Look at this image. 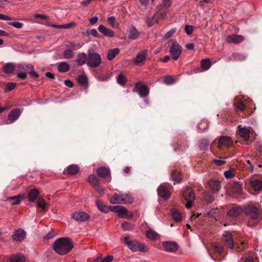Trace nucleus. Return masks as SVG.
Returning <instances> with one entry per match:
<instances>
[{"mask_svg": "<svg viewBox=\"0 0 262 262\" xmlns=\"http://www.w3.org/2000/svg\"><path fill=\"white\" fill-rule=\"evenodd\" d=\"M63 56L66 59H71L74 57V52L73 50L67 48L63 52Z\"/></svg>", "mask_w": 262, "mask_h": 262, "instance_id": "46", "label": "nucleus"}, {"mask_svg": "<svg viewBox=\"0 0 262 262\" xmlns=\"http://www.w3.org/2000/svg\"><path fill=\"white\" fill-rule=\"evenodd\" d=\"M250 184L255 191H259L262 188V182L258 180H250Z\"/></svg>", "mask_w": 262, "mask_h": 262, "instance_id": "30", "label": "nucleus"}, {"mask_svg": "<svg viewBox=\"0 0 262 262\" xmlns=\"http://www.w3.org/2000/svg\"><path fill=\"white\" fill-rule=\"evenodd\" d=\"M224 174L226 179H231L233 178L234 176V174L229 170L225 171Z\"/></svg>", "mask_w": 262, "mask_h": 262, "instance_id": "61", "label": "nucleus"}, {"mask_svg": "<svg viewBox=\"0 0 262 262\" xmlns=\"http://www.w3.org/2000/svg\"><path fill=\"white\" fill-rule=\"evenodd\" d=\"M8 262H26V258L24 254L17 253L10 256Z\"/></svg>", "mask_w": 262, "mask_h": 262, "instance_id": "20", "label": "nucleus"}, {"mask_svg": "<svg viewBox=\"0 0 262 262\" xmlns=\"http://www.w3.org/2000/svg\"><path fill=\"white\" fill-rule=\"evenodd\" d=\"M157 192L158 195L165 200H167L170 195L169 191L165 184L160 185L157 189Z\"/></svg>", "mask_w": 262, "mask_h": 262, "instance_id": "11", "label": "nucleus"}, {"mask_svg": "<svg viewBox=\"0 0 262 262\" xmlns=\"http://www.w3.org/2000/svg\"><path fill=\"white\" fill-rule=\"evenodd\" d=\"M209 185L210 189L213 193L217 192L221 188L220 182L217 180H211L209 183Z\"/></svg>", "mask_w": 262, "mask_h": 262, "instance_id": "26", "label": "nucleus"}, {"mask_svg": "<svg viewBox=\"0 0 262 262\" xmlns=\"http://www.w3.org/2000/svg\"><path fill=\"white\" fill-rule=\"evenodd\" d=\"M122 228L125 230H130L134 228V225L128 222H124L121 224Z\"/></svg>", "mask_w": 262, "mask_h": 262, "instance_id": "54", "label": "nucleus"}, {"mask_svg": "<svg viewBox=\"0 0 262 262\" xmlns=\"http://www.w3.org/2000/svg\"><path fill=\"white\" fill-rule=\"evenodd\" d=\"M120 50L118 48L108 50L107 55V58L108 60H112L115 56L119 53Z\"/></svg>", "mask_w": 262, "mask_h": 262, "instance_id": "35", "label": "nucleus"}, {"mask_svg": "<svg viewBox=\"0 0 262 262\" xmlns=\"http://www.w3.org/2000/svg\"><path fill=\"white\" fill-rule=\"evenodd\" d=\"M212 248L219 254L223 253L224 248L223 245L219 243H214L212 244Z\"/></svg>", "mask_w": 262, "mask_h": 262, "instance_id": "41", "label": "nucleus"}, {"mask_svg": "<svg viewBox=\"0 0 262 262\" xmlns=\"http://www.w3.org/2000/svg\"><path fill=\"white\" fill-rule=\"evenodd\" d=\"M19 68L21 70H24L25 71H29L30 69L33 68V66L31 64H21L19 65Z\"/></svg>", "mask_w": 262, "mask_h": 262, "instance_id": "50", "label": "nucleus"}, {"mask_svg": "<svg viewBox=\"0 0 262 262\" xmlns=\"http://www.w3.org/2000/svg\"><path fill=\"white\" fill-rule=\"evenodd\" d=\"M78 82L82 85H85L88 83V79L85 75H81L78 77Z\"/></svg>", "mask_w": 262, "mask_h": 262, "instance_id": "47", "label": "nucleus"}, {"mask_svg": "<svg viewBox=\"0 0 262 262\" xmlns=\"http://www.w3.org/2000/svg\"><path fill=\"white\" fill-rule=\"evenodd\" d=\"M245 212L249 217L252 220H256L258 217V209L253 205H248L245 207Z\"/></svg>", "mask_w": 262, "mask_h": 262, "instance_id": "7", "label": "nucleus"}, {"mask_svg": "<svg viewBox=\"0 0 262 262\" xmlns=\"http://www.w3.org/2000/svg\"><path fill=\"white\" fill-rule=\"evenodd\" d=\"M171 179L175 183H179L181 182L182 177L180 172L178 170H173L171 174Z\"/></svg>", "mask_w": 262, "mask_h": 262, "instance_id": "32", "label": "nucleus"}, {"mask_svg": "<svg viewBox=\"0 0 262 262\" xmlns=\"http://www.w3.org/2000/svg\"><path fill=\"white\" fill-rule=\"evenodd\" d=\"M118 213L119 217H123V215L127 214V210L124 206H120Z\"/></svg>", "mask_w": 262, "mask_h": 262, "instance_id": "51", "label": "nucleus"}, {"mask_svg": "<svg viewBox=\"0 0 262 262\" xmlns=\"http://www.w3.org/2000/svg\"><path fill=\"white\" fill-rule=\"evenodd\" d=\"M135 92L138 93L141 97H146L149 94V90L147 86L142 85L140 83L138 82L135 85Z\"/></svg>", "mask_w": 262, "mask_h": 262, "instance_id": "9", "label": "nucleus"}, {"mask_svg": "<svg viewBox=\"0 0 262 262\" xmlns=\"http://www.w3.org/2000/svg\"><path fill=\"white\" fill-rule=\"evenodd\" d=\"M169 52L171 55L172 58L174 60H177L181 55L182 49L176 41H172V46L169 50Z\"/></svg>", "mask_w": 262, "mask_h": 262, "instance_id": "5", "label": "nucleus"}, {"mask_svg": "<svg viewBox=\"0 0 262 262\" xmlns=\"http://www.w3.org/2000/svg\"><path fill=\"white\" fill-rule=\"evenodd\" d=\"M155 16V15L147 17L146 19V23L149 27H151L153 24L154 18Z\"/></svg>", "mask_w": 262, "mask_h": 262, "instance_id": "64", "label": "nucleus"}, {"mask_svg": "<svg viewBox=\"0 0 262 262\" xmlns=\"http://www.w3.org/2000/svg\"><path fill=\"white\" fill-rule=\"evenodd\" d=\"M72 217L78 222H84L89 219L90 216L86 212L79 211L73 213Z\"/></svg>", "mask_w": 262, "mask_h": 262, "instance_id": "10", "label": "nucleus"}, {"mask_svg": "<svg viewBox=\"0 0 262 262\" xmlns=\"http://www.w3.org/2000/svg\"><path fill=\"white\" fill-rule=\"evenodd\" d=\"M16 86V84L13 82H9L7 84V86L5 89V92H9L15 89Z\"/></svg>", "mask_w": 262, "mask_h": 262, "instance_id": "53", "label": "nucleus"}, {"mask_svg": "<svg viewBox=\"0 0 262 262\" xmlns=\"http://www.w3.org/2000/svg\"><path fill=\"white\" fill-rule=\"evenodd\" d=\"M199 146L200 150H206L209 148V142L206 139H202L200 140Z\"/></svg>", "mask_w": 262, "mask_h": 262, "instance_id": "37", "label": "nucleus"}, {"mask_svg": "<svg viewBox=\"0 0 262 262\" xmlns=\"http://www.w3.org/2000/svg\"><path fill=\"white\" fill-rule=\"evenodd\" d=\"M117 82L120 85L124 86L127 82V78L122 73H120L117 77Z\"/></svg>", "mask_w": 262, "mask_h": 262, "instance_id": "39", "label": "nucleus"}, {"mask_svg": "<svg viewBox=\"0 0 262 262\" xmlns=\"http://www.w3.org/2000/svg\"><path fill=\"white\" fill-rule=\"evenodd\" d=\"M234 105L238 110L241 111H244L246 107L245 104L242 101H239L236 103H234Z\"/></svg>", "mask_w": 262, "mask_h": 262, "instance_id": "49", "label": "nucleus"}, {"mask_svg": "<svg viewBox=\"0 0 262 262\" xmlns=\"http://www.w3.org/2000/svg\"><path fill=\"white\" fill-rule=\"evenodd\" d=\"M57 69L58 71L65 73L69 70L70 65L67 62H62L58 64Z\"/></svg>", "mask_w": 262, "mask_h": 262, "instance_id": "36", "label": "nucleus"}, {"mask_svg": "<svg viewBox=\"0 0 262 262\" xmlns=\"http://www.w3.org/2000/svg\"><path fill=\"white\" fill-rule=\"evenodd\" d=\"M73 248V244L68 238L61 237L56 239L53 245L54 250L60 255H64Z\"/></svg>", "mask_w": 262, "mask_h": 262, "instance_id": "1", "label": "nucleus"}, {"mask_svg": "<svg viewBox=\"0 0 262 262\" xmlns=\"http://www.w3.org/2000/svg\"><path fill=\"white\" fill-rule=\"evenodd\" d=\"M14 70V65L12 63H7L3 68V71L5 73L8 74L12 72Z\"/></svg>", "mask_w": 262, "mask_h": 262, "instance_id": "44", "label": "nucleus"}, {"mask_svg": "<svg viewBox=\"0 0 262 262\" xmlns=\"http://www.w3.org/2000/svg\"><path fill=\"white\" fill-rule=\"evenodd\" d=\"M128 37L132 40L137 39L140 36V32L134 25H131L128 29Z\"/></svg>", "mask_w": 262, "mask_h": 262, "instance_id": "18", "label": "nucleus"}, {"mask_svg": "<svg viewBox=\"0 0 262 262\" xmlns=\"http://www.w3.org/2000/svg\"><path fill=\"white\" fill-rule=\"evenodd\" d=\"M232 141L231 138L229 137L222 136L221 137L219 141V145L220 146H230L232 145Z\"/></svg>", "mask_w": 262, "mask_h": 262, "instance_id": "25", "label": "nucleus"}, {"mask_svg": "<svg viewBox=\"0 0 262 262\" xmlns=\"http://www.w3.org/2000/svg\"><path fill=\"white\" fill-rule=\"evenodd\" d=\"M171 0H162V5L165 8H169L171 6Z\"/></svg>", "mask_w": 262, "mask_h": 262, "instance_id": "62", "label": "nucleus"}, {"mask_svg": "<svg viewBox=\"0 0 262 262\" xmlns=\"http://www.w3.org/2000/svg\"><path fill=\"white\" fill-rule=\"evenodd\" d=\"M238 134L245 141L249 140L250 138V131L246 127H242L241 125L238 126Z\"/></svg>", "mask_w": 262, "mask_h": 262, "instance_id": "22", "label": "nucleus"}, {"mask_svg": "<svg viewBox=\"0 0 262 262\" xmlns=\"http://www.w3.org/2000/svg\"><path fill=\"white\" fill-rule=\"evenodd\" d=\"M201 67L204 71H207L211 67L210 60L206 58L203 59L201 61Z\"/></svg>", "mask_w": 262, "mask_h": 262, "instance_id": "38", "label": "nucleus"}, {"mask_svg": "<svg viewBox=\"0 0 262 262\" xmlns=\"http://www.w3.org/2000/svg\"><path fill=\"white\" fill-rule=\"evenodd\" d=\"M209 123L206 120H202L198 125V128L201 132L205 130L208 127Z\"/></svg>", "mask_w": 262, "mask_h": 262, "instance_id": "43", "label": "nucleus"}, {"mask_svg": "<svg viewBox=\"0 0 262 262\" xmlns=\"http://www.w3.org/2000/svg\"><path fill=\"white\" fill-rule=\"evenodd\" d=\"M21 112L22 111L19 108L12 110L8 115V118L6 120V123L8 124L13 123L19 118Z\"/></svg>", "mask_w": 262, "mask_h": 262, "instance_id": "8", "label": "nucleus"}, {"mask_svg": "<svg viewBox=\"0 0 262 262\" xmlns=\"http://www.w3.org/2000/svg\"><path fill=\"white\" fill-rule=\"evenodd\" d=\"M145 235L147 238L152 241H157L160 237V235L150 227L147 228Z\"/></svg>", "mask_w": 262, "mask_h": 262, "instance_id": "13", "label": "nucleus"}, {"mask_svg": "<svg viewBox=\"0 0 262 262\" xmlns=\"http://www.w3.org/2000/svg\"><path fill=\"white\" fill-rule=\"evenodd\" d=\"M37 205L43 210L45 209L46 204L43 199L41 198L38 199Z\"/></svg>", "mask_w": 262, "mask_h": 262, "instance_id": "59", "label": "nucleus"}, {"mask_svg": "<svg viewBox=\"0 0 262 262\" xmlns=\"http://www.w3.org/2000/svg\"><path fill=\"white\" fill-rule=\"evenodd\" d=\"M89 181L98 193L101 195L104 194V189L99 185V180L95 176H90L89 177Z\"/></svg>", "mask_w": 262, "mask_h": 262, "instance_id": "6", "label": "nucleus"}, {"mask_svg": "<svg viewBox=\"0 0 262 262\" xmlns=\"http://www.w3.org/2000/svg\"><path fill=\"white\" fill-rule=\"evenodd\" d=\"M176 32V30L174 28L171 29L169 31H168L165 35H164V39H167L168 38L171 37Z\"/></svg>", "mask_w": 262, "mask_h": 262, "instance_id": "58", "label": "nucleus"}, {"mask_svg": "<svg viewBox=\"0 0 262 262\" xmlns=\"http://www.w3.org/2000/svg\"><path fill=\"white\" fill-rule=\"evenodd\" d=\"M244 39V38L242 35H231L228 36L226 40L227 42L230 43H238L242 42Z\"/></svg>", "mask_w": 262, "mask_h": 262, "instance_id": "21", "label": "nucleus"}, {"mask_svg": "<svg viewBox=\"0 0 262 262\" xmlns=\"http://www.w3.org/2000/svg\"><path fill=\"white\" fill-rule=\"evenodd\" d=\"M79 171V167L77 165L72 164L69 166L67 168V172L70 175H74Z\"/></svg>", "mask_w": 262, "mask_h": 262, "instance_id": "34", "label": "nucleus"}, {"mask_svg": "<svg viewBox=\"0 0 262 262\" xmlns=\"http://www.w3.org/2000/svg\"><path fill=\"white\" fill-rule=\"evenodd\" d=\"M24 196L21 194H18L16 196L8 198L7 201L10 202L12 205H17L23 200Z\"/></svg>", "mask_w": 262, "mask_h": 262, "instance_id": "28", "label": "nucleus"}, {"mask_svg": "<svg viewBox=\"0 0 262 262\" xmlns=\"http://www.w3.org/2000/svg\"><path fill=\"white\" fill-rule=\"evenodd\" d=\"M98 30L100 33L106 37H114L115 36L114 32L103 25H100L98 27Z\"/></svg>", "mask_w": 262, "mask_h": 262, "instance_id": "17", "label": "nucleus"}, {"mask_svg": "<svg viewBox=\"0 0 262 262\" xmlns=\"http://www.w3.org/2000/svg\"><path fill=\"white\" fill-rule=\"evenodd\" d=\"M222 241L225 246L229 249H233L234 245L233 238L230 233L224 234L222 237Z\"/></svg>", "mask_w": 262, "mask_h": 262, "instance_id": "14", "label": "nucleus"}, {"mask_svg": "<svg viewBox=\"0 0 262 262\" xmlns=\"http://www.w3.org/2000/svg\"><path fill=\"white\" fill-rule=\"evenodd\" d=\"M76 25V24L74 21H72L69 24H63V29H69L75 27Z\"/></svg>", "mask_w": 262, "mask_h": 262, "instance_id": "63", "label": "nucleus"}, {"mask_svg": "<svg viewBox=\"0 0 262 262\" xmlns=\"http://www.w3.org/2000/svg\"><path fill=\"white\" fill-rule=\"evenodd\" d=\"M246 57L247 56L244 54L238 53H233L231 54L230 59L232 60L242 61L245 60L246 59Z\"/></svg>", "mask_w": 262, "mask_h": 262, "instance_id": "33", "label": "nucleus"}, {"mask_svg": "<svg viewBox=\"0 0 262 262\" xmlns=\"http://www.w3.org/2000/svg\"><path fill=\"white\" fill-rule=\"evenodd\" d=\"M164 249L169 252H173L178 249L176 243L171 241H166L163 243Z\"/></svg>", "mask_w": 262, "mask_h": 262, "instance_id": "16", "label": "nucleus"}, {"mask_svg": "<svg viewBox=\"0 0 262 262\" xmlns=\"http://www.w3.org/2000/svg\"><path fill=\"white\" fill-rule=\"evenodd\" d=\"M204 200L207 204H211L214 201V198L211 194L208 193L205 195Z\"/></svg>", "mask_w": 262, "mask_h": 262, "instance_id": "52", "label": "nucleus"}, {"mask_svg": "<svg viewBox=\"0 0 262 262\" xmlns=\"http://www.w3.org/2000/svg\"><path fill=\"white\" fill-rule=\"evenodd\" d=\"M8 24L9 25L12 26L17 29H20L23 26V24L19 21H10Z\"/></svg>", "mask_w": 262, "mask_h": 262, "instance_id": "55", "label": "nucleus"}, {"mask_svg": "<svg viewBox=\"0 0 262 262\" xmlns=\"http://www.w3.org/2000/svg\"><path fill=\"white\" fill-rule=\"evenodd\" d=\"M101 63V56L96 52H92L88 53V59L87 65L91 68H97Z\"/></svg>", "mask_w": 262, "mask_h": 262, "instance_id": "4", "label": "nucleus"}, {"mask_svg": "<svg viewBox=\"0 0 262 262\" xmlns=\"http://www.w3.org/2000/svg\"><path fill=\"white\" fill-rule=\"evenodd\" d=\"M232 191L237 194H241L243 191L242 185L238 183H235L232 187Z\"/></svg>", "mask_w": 262, "mask_h": 262, "instance_id": "42", "label": "nucleus"}, {"mask_svg": "<svg viewBox=\"0 0 262 262\" xmlns=\"http://www.w3.org/2000/svg\"><path fill=\"white\" fill-rule=\"evenodd\" d=\"M243 209L239 207H233L227 212V214L231 217H237L242 212Z\"/></svg>", "mask_w": 262, "mask_h": 262, "instance_id": "23", "label": "nucleus"}, {"mask_svg": "<svg viewBox=\"0 0 262 262\" xmlns=\"http://www.w3.org/2000/svg\"><path fill=\"white\" fill-rule=\"evenodd\" d=\"M67 48L70 49V50H77L81 47V45L80 43H75L74 42H70L68 45H66Z\"/></svg>", "mask_w": 262, "mask_h": 262, "instance_id": "45", "label": "nucleus"}, {"mask_svg": "<svg viewBox=\"0 0 262 262\" xmlns=\"http://www.w3.org/2000/svg\"><path fill=\"white\" fill-rule=\"evenodd\" d=\"M96 172L99 176L106 178V181L107 182L111 181V178L110 175V170L109 168L105 167H101L98 168Z\"/></svg>", "mask_w": 262, "mask_h": 262, "instance_id": "12", "label": "nucleus"}, {"mask_svg": "<svg viewBox=\"0 0 262 262\" xmlns=\"http://www.w3.org/2000/svg\"><path fill=\"white\" fill-rule=\"evenodd\" d=\"M107 23L112 27H115L116 18L114 16H110L106 19Z\"/></svg>", "mask_w": 262, "mask_h": 262, "instance_id": "56", "label": "nucleus"}, {"mask_svg": "<svg viewBox=\"0 0 262 262\" xmlns=\"http://www.w3.org/2000/svg\"><path fill=\"white\" fill-rule=\"evenodd\" d=\"M88 59V55L84 53H79L77 56L76 61L79 66H82L85 64H87Z\"/></svg>", "mask_w": 262, "mask_h": 262, "instance_id": "27", "label": "nucleus"}, {"mask_svg": "<svg viewBox=\"0 0 262 262\" xmlns=\"http://www.w3.org/2000/svg\"><path fill=\"white\" fill-rule=\"evenodd\" d=\"M112 204H126L133 202V198L129 193L117 194L110 199Z\"/></svg>", "mask_w": 262, "mask_h": 262, "instance_id": "3", "label": "nucleus"}, {"mask_svg": "<svg viewBox=\"0 0 262 262\" xmlns=\"http://www.w3.org/2000/svg\"><path fill=\"white\" fill-rule=\"evenodd\" d=\"M185 30L186 33L187 35H190L192 33V32L193 30V27L192 26L187 25L185 26Z\"/></svg>", "mask_w": 262, "mask_h": 262, "instance_id": "60", "label": "nucleus"}, {"mask_svg": "<svg viewBox=\"0 0 262 262\" xmlns=\"http://www.w3.org/2000/svg\"><path fill=\"white\" fill-rule=\"evenodd\" d=\"M26 233L24 230L18 229L15 231L12 235V238L15 241L21 242L26 237Z\"/></svg>", "mask_w": 262, "mask_h": 262, "instance_id": "19", "label": "nucleus"}, {"mask_svg": "<svg viewBox=\"0 0 262 262\" xmlns=\"http://www.w3.org/2000/svg\"><path fill=\"white\" fill-rule=\"evenodd\" d=\"M183 196L185 200L194 201L195 196L194 193L191 188H187L184 191Z\"/></svg>", "mask_w": 262, "mask_h": 262, "instance_id": "24", "label": "nucleus"}, {"mask_svg": "<svg viewBox=\"0 0 262 262\" xmlns=\"http://www.w3.org/2000/svg\"><path fill=\"white\" fill-rule=\"evenodd\" d=\"M39 193V192L37 189L34 188L31 189L28 195L29 201L30 202H34L38 196Z\"/></svg>", "mask_w": 262, "mask_h": 262, "instance_id": "29", "label": "nucleus"}, {"mask_svg": "<svg viewBox=\"0 0 262 262\" xmlns=\"http://www.w3.org/2000/svg\"><path fill=\"white\" fill-rule=\"evenodd\" d=\"M98 209L102 212L107 213L109 212L110 206L105 205L102 202L97 200L96 201Z\"/></svg>", "mask_w": 262, "mask_h": 262, "instance_id": "31", "label": "nucleus"}, {"mask_svg": "<svg viewBox=\"0 0 262 262\" xmlns=\"http://www.w3.org/2000/svg\"><path fill=\"white\" fill-rule=\"evenodd\" d=\"M171 214L174 221L180 222L182 220V215L179 211L175 209H172L171 210Z\"/></svg>", "mask_w": 262, "mask_h": 262, "instance_id": "40", "label": "nucleus"}, {"mask_svg": "<svg viewBox=\"0 0 262 262\" xmlns=\"http://www.w3.org/2000/svg\"><path fill=\"white\" fill-rule=\"evenodd\" d=\"M113 259V257L112 256H108L103 258L98 257L94 261V262H111Z\"/></svg>", "mask_w": 262, "mask_h": 262, "instance_id": "48", "label": "nucleus"}, {"mask_svg": "<svg viewBox=\"0 0 262 262\" xmlns=\"http://www.w3.org/2000/svg\"><path fill=\"white\" fill-rule=\"evenodd\" d=\"M164 82L166 84L170 85L174 82V80L171 76H167L165 77L164 79Z\"/></svg>", "mask_w": 262, "mask_h": 262, "instance_id": "57", "label": "nucleus"}, {"mask_svg": "<svg viewBox=\"0 0 262 262\" xmlns=\"http://www.w3.org/2000/svg\"><path fill=\"white\" fill-rule=\"evenodd\" d=\"M124 242L128 247L134 252H146L149 250V248L145 244L135 239L129 240V238L127 236L124 237Z\"/></svg>", "mask_w": 262, "mask_h": 262, "instance_id": "2", "label": "nucleus"}, {"mask_svg": "<svg viewBox=\"0 0 262 262\" xmlns=\"http://www.w3.org/2000/svg\"><path fill=\"white\" fill-rule=\"evenodd\" d=\"M147 56V50H145L141 51L138 53L136 57L134 59V62L136 64L142 63L146 60Z\"/></svg>", "mask_w": 262, "mask_h": 262, "instance_id": "15", "label": "nucleus"}]
</instances>
